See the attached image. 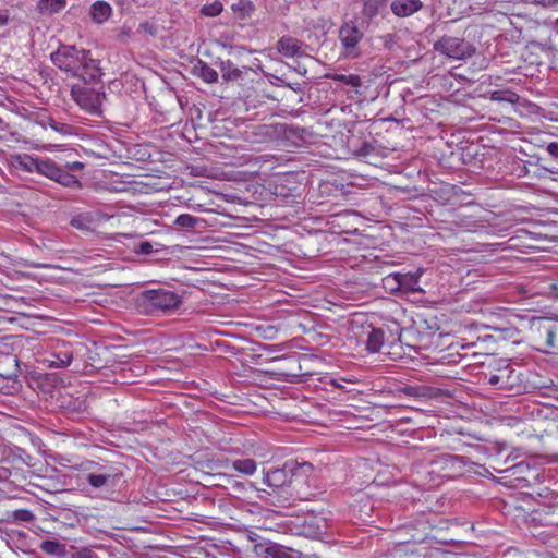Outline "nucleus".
I'll return each mask as SVG.
<instances>
[{
    "label": "nucleus",
    "instance_id": "1",
    "mask_svg": "<svg viewBox=\"0 0 558 558\" xmlns=\"http://www.w3.org/2000/svg\"><path fill=\"white\" fill-rule=\"evenodd\" d=\"M50 58L52 63L60 70L86 83L93 82L100 76V70L96 60L90 57L88 50L83 48L62 45L57 51L51 53Z\"/></svg>",
    "mask_w": 558,
    "mask_h": 558
},
{
    "label": "nucleus",
    "instance_id": "2",
    "mask_svg": "<svg viewBox=\"0 0 558 558\" xmlns=\"http://www.w3.org/2000/svg\"><path fill=\"white\" fill-rule=\"evenodd\" d=\"M138 306L149 315L174 311L181 304V298L169 290H146L138 298Z\"/></svg>",
    "mask_w": 558,
    "mask_h": 558
},
{
    "label": "nucleus",
    "instance_id": "3",
    "mask_svg": "<svg viewBox=\"0 0 558 558\" xmlns=\"http://www.w3.org/2000/svg\"><path fill=\"white\" fill-rule=\"evenodd\" d=\"M83 470L86 472V482L94 488L113 487L120 477V473L112 464L86 461L83 463Z\"/></svg>",
    "mask_w": 558,
    "mask_h": 558
},
{
    "label": "nucleus",
    "instance_id": "4",
    "mask_svg": "<svg viewBox=\"0 0 558 558\" xmlns=\"http://www.w3.org/2000/svg\"><path fill=\"white\" fill-rule=\"evenodd\" d=\"M363 37L364 32L355 24V22H344L341 25L338 35L342 54L350 59L357 58L361 54L360 44Z\"/></svg>",
    "mask_w": 558,
    "mask_h": 558
},
{
    "label": "nucleus",
    "instance_id": "5",
    "mask_svg": "<svg viewBox=\"0 0 558 558\" xmlns=\"http://www.w3.org/2000/svg\"><path fill=\"white\" fill-rule=\"evenodd\" d=\"M434 49L439 53L456 60H465L473 56L475 48L469 41L452 37L442 36L435 44Z\"/></svg>",
    "mask_w": 558,
    "mask_h": 558
},
{
    "label": "nucleus",
    "instance_id": "6",
    "mask_svg": "<svg viewBox=\"0 0 558 558\" xmlns=\"http://www.w3.org/2000/svg\"><path fill=\"white\" fill-rule=\"evenodd\" d=\"M71 95L81 109L89 112L90 114H101L105 93L88 86L76 85L72 87Z\"/></svg>",
    "mask_w": 558,
    "mask_h": 558
},
{
    "label": "nucleus",
    "instance_id": "7",
    "mask_svg": "<svg viewBox=\"0 0 558 558\" xmlns=\"http://www.w3.org/2000/svg\"><path fill=\"white\" fill-rule=\"evenodd\" d=\"M299 480L298 474L292 473V469H288L286 464L283 468L270 469L264 475V483L274 488L284 487L291 485Z\"/></svg>",
    "mask_w": 558,
    "mask_h": 558
},
{
    "label": "nucleus",
    "instance_id": "8",
    "mask_svg": "<svg viewBox=\"0 0 558 558\" xmlns=\"http://www.w3.org/2000/svg\"><path fill=\"white\" fill-rule=\"evenodd\" d=\"M423 271L417 270L415 272H393L385 277L387 283L390 281L396 282V289L407 290V291H421L418 288V280L422 276Z\"/></svg>",
    "mask_w": 558,
    "mask_h": 558
},
{
    "label": "nucleus",
    "instance_id": "9",
    "mask_svg": "<svg viewBox=\"0 0 558 558\" xmlns=\"http://www.w3.org/2000/svg\"><path fill=\"white\" fill-rule=\"evenodd\" d=\"M252 550L257 558H291L284 546L268 539H262Z\"/></svg>",
    "mask_w": 558,
    "mask_h": 558
},
{
    "label": "nucleus",
    "instance_id": "10",
    "mask_svg": "<svg viewBox=\"0 0 558 558\" xmlns=\"http://www.w3.org/2000/svg\"><path fill=\"white\" fill-rule=\"evenodd\" d=\"M391 11L399 17H407L423 8L421 0H393L390 4Z\"/></svg>",
    "mask_w": 558,
    "mask_h": 558
},
{
    "label": "nucleus",
    "instance_id": "11",
    "mask_svg": "<svg viewBox=\"0 0 558 558\" xmlns=\"http://www.w3.org/2000/svg\"><path fill=\"white\" fill-rule=\"evenodd\" d=\"M112 14L111 5L106 1H95L89 9V15L92 20L97 24H102Z\"/></svg>",
    "mask_w": 558,
    "mask_h": 558
},
{
    "label": "nucleus",
    "instance_id": "12",
    "mask_svg": "<svg viewBox=\"0 0 558 558\" xmlns=\"http://www.w3.org/2000/svg\"><path fill=\"white\" fill-rule=\"evenodd\" d=\"M278 51L288 58L296 57L302 53V44L292 37H282L278 41Z\"/></svg>",
    "mask_w": 558,
    "mask_h": 558
},
{
    "label": "nucleus",
    "instance_id": "13",
    "mask_svg": "<svg viewBox=\"0 0 558 558\" xmlns=\"http://www.w3.org/2000/svg\"><path fill=\"white\" fill-rule=\"evenodd\" d=\"M39 158L33 157L28 154H16L11 156L12 166L16 169L26 172H35Z\"/></svg>",
    "mask_w": 558,
    "mask_h": 558
},
{
    "label": "nucleus",
    "instance_id": "14",
    "mask_svg": "<svg viewBox=\"0 0 558 558\" xmlns=\"http://www.w3.org/2000/svg\"><path fill=\"white\" fill-rule=\"evenodd\" d=\"M194 74L206 83H215L218 80L217 71L203 61H198L197 64H195Z\"/></svg>",
    "mask_w": 558,
    "mask_h": 558
},
{
    "label": "nucleus",
    "instance_id": "15",
    "mask_svg": "<svg viewBox=\"0 0 558 558\" xmlns=\"http://www.w3.org/2000/svg\"><path fill=\"white\" fill-rule=\"evenodd\" d=\"M50 357L48 359V363L51 367L63 368L71 364L73 360V354L71 351H59L50 353Z\"/></svg>",
    "mask_w": 558,
    "mask_h": 558
},
{
    "label": "nucleus",
    "instance_id": "16",
    "mask_svg": "<svg viewBox=\"0 0 558 558\" xmlns=\"http://www.w3.org/2000/svg\"><path fill=\"white\" fill-rule=\"evenodd\" d=\"M384 344V331L373 328L367 335L366 348L369 352H379Z\"/></svg>",
    "mask_w": 558,
    "mask_h": 558
},
{
    "label": "nucleus",
    "instance_id": "17",
    "mask_svg": "<svg viewBox=\"0 0 558 558\" xmlns=\"http://www.w3.org/2000/svg\"><path fill=\"white\" fill-rule=\"evenodd\" d=\"M511 374L512 371L509 367H505L500 369L498 374L490 375L488 378V383L492 386H498L500 389H505L508 386L512 385L511 383Z\"/></svg>",
    "mask_w": 558,
    "mask_h": 558
},
{
    "label": "nucleus",
    "instance_id": "18",
    "mask_svg": "<svg viewBox=\"0 0 558 558\" xmlns=\"http://www.w3.org/2000/svg\"><path fill=\"white\" fill-rule=\"evenodd\" d=\"M66 5V0H40L38 10L41 14H53L62 11Z\"/></svg>",
    "mask_w": 558,
    "mask_h": 558
},
{
    "label": "nucleus",
    "instance_id": "19",
    "mask_svg": "<svg viewBox=\"0 0 558 558\" xmlns=\"http://www.w3.org/2000/svg\"><path fill=\"white\" fill-rule=\"evenodd\" d=\"M53 181L58 182L59 184L68 187L77 186L80 185V181L77 178L71 173L66 169L59 168L57 169L54 177L52 179Z\"/></svg>",
    "mask_w": 558,
    "mask_h": 558
},
{
    "label": "nucleus",
    "instance_id": "20",
    "mask_svg": "<svg viewBox=\"0 0 558 558\" xmlns=\"http://www.w3.org/2000/svg\"><path fill=\"white\" fill-rule=\"evenodd\" d=\"M40 548L48 555L52 556H64L65 555V545L54 541V539H46L40 544Z\"/></svg>",
    "mask_w": 558,
    "mask_h": 558
},
{
    "label": "nucleus",
    "instance_id": "21",
    "mask_svg": "<svg viewBox=\"0 0 558 558\" xmlns=\"http://www.w3.org/2000/svg\"><path fill=\"white\" fill-rule=\"evenodd\" d=\"M57 169H58V166L54 162H52L50 159L39 158L35 172L52 180Z\"/></svg>",
    "mask_w": 558,
    "mask_h": 558
},
{
    "label": "nucleus",
    "instance_id": "22",
    "mask_svg": "<svg viewBox=\"0 0 558 558\" xmlns=\"http://www.w3.org/2000/svg\"><path fill=\"white\" fill-rule=\"evenodd\" d=\"M41 121H43V125L45 128L48 126L59 134H62V135L72 134V126L70 124L59 122V121L54 120L53 118H47Z\"/></svg>",
    "mask_w": 558,
    "mask_h": 558
},
{
    "label": "nucleus",
    "instance_id": "23",
    "mask_svg": "<svg viewBox=\"0 0 558 558\" xmlns=\"http://www.w3.org/2000/svg\"><path fill=\"white\" fill-rule=\"evenodd\" d=\"M233 469L242 474L252 475L256 471V463L252 459L235 460L232 463Z\"/></svg>",
    "mask_w": 558,
    "mask_h": 558
},
{
    "label": "nucleus",
    "instance_id": "24",
    "mask_svg": "<svg viewBox=\"0 0 558 558\" xmlns=\"http://www.w3.org/2000/svg\"><path fill=\"white\" fill-rule=\"evenodd\" d=\"M198 218L189 215L181 214L177 217L174 223L181 228L194 229L197 226Z\"/></svg>",
    "mask_w": 558,
    "mask_h": 558
},
{
    "label": "nucleus",
    "instance_id": "25",
    "mask_svg": "<svg viewBox=\"0 0 558 558\" xmlns=\"http://www.w3.org/2000/svg\"><path fill=\"white\" fill-rule=\"evenodd\" d=\"M517 95L512 92H505V90H494L490 94V99L496 101H509L513 102Z\"/></svg>",
    "mask_w": 558,
    "mask_h": 558
},
{
    "label": "nucleus",
    "instance_id": "26",
    "mask_svg": "<svg viewBox=\"0 0 558 558\" xmlns=\"http://www.w3.org/2000/svg\"><path fill=\"white\" fill-rule=\"evenodd\" d=\"M222 11V4L219 2V1H215L210 4H207V5H204L202 8V14L206 15V16H217L221 13Z\"/></svg>",
    "mask_w": 558,
    "mask_h": 558
},
{
    "label": "nucleus",
    "instance_id": "27",
    "mask_svg": "<svg viewBox=\"0 0 558 558\" xmlns=\"http://www.w3.org/2000/svg\"><path fill=\"white\" fill-rule=\"evenodd\" d=\"M12 454H13V460L14 461H20V462H22L23 464H26V465L31 464L32 457L25 450H23V449H21L19 447H15V449L12 452Z\"/></svg>",
    "mask_w": 558,
    "mask_h": 558
},
{
    "label": "nucleus",
    "instance_id": "28",
    "mask_svg": "<svg viewBox=\"0 0 558 558\" xmlns=\"http://www.w3.org/2000/svg\"><path fill=\"white\" fill-rule=\"evenodd\" d=\"M241 76V71L238 68H233L231 64L222 69V77L226 81H233Z\"/></svg>",
    "mask_w": 558,
    "mask_h": 558
},
{
    "label": "nucleus",
    "instance_id": "29",
    "mask_svg": "<svg viewBox=\"0 0 558 558\" xmlns=\"http://www.w3.org/2000/svg\"><path fill=\"white\" fill-rule=\"evenodd\" d=\"M13 518L21 522H31L34 519V514L26 509H19L13 512Z\"/></svg>",
    "mask_w": 558,
    "mask_h": 558
},
{
    "label": "nucleus",
    "instance_id": "30",
    "mask_svg": "<svg viewBox=\"0 0 558 558\" xmlns=\"http://www.w3.org/2000/svg\"><path fill=\"white\" fill-rule=\"evenodd\" d=\"M335 78L351 86H357L360 84V77L356 75L340 74L337 75Z\"/></svg>",
    "mask_w": 558,
    "mask_h": 558
},
{
    "label": "nucleus",
    "instance_id": "31",
    "mask_svg": "<svg viewBox=\"0 0 558 558\" xmlns=\"http://www.w3.org/2000/svg\"><path fill=\"white\" fill-rule=\"evenodd\" d=\"M543 283H544V287H542L537 291V293L550 294V293L556 292L558 290L557 283L553 282L551 280H545Z\"/></svg>",
    "mask_w": 558,
    "mask_h": 558
},
{
    "label": "nucleus",
    "instance_id": "32",
    "mask_svg": "<svg viewBox=\"0 0 558 558\" xmlns=\"http://www.w3.org/2000/svg\"><path fill=\"white\" fill-rule=\"evenodd\" d=\"M71 558H98L97 555L89 548H81L72 554Z\"/></svg>",
    "mask_w": 558,
    "mask_h": 558
},
{
    "label": "nucleus",
    "instance_id": "33",
    "mask_svg": "<svg viewBox=\"0 0 558 558\" xmlns=\"http://www.w3.org/2000/svg\"><path fill=\"white\" fill-rule=\"evenodd\" d=\"M544 333H545V337H546L547 345L550 347V348H554L555 347V343H554L555 331L551 328H545L544 329Z\"/></svg>",
    "mask_w": 558,
    "mask_h": 558
},
{
    "label": "nucleus",
    "instance_id": "34",
    "mask_svg": "<svg viewBox=\"0 0 558 558\" xmlns=\"http://www.w3.org/2000/svg\"><path fill=\"white\" fill-rule=\"evenodd\" d=\"M65 169L68 171H81L84 169V163L81 162V161H73V162H68L65 165Z\"/></svg>",
    "mask_w": 558,
    "mask_h": 558
},
{
    "label": "nucleus",
    "instance_id": "35",
    "mask_svg": "<svg viewBox=\"0 0 558 558\" xmlns=\"http://www.w3.org/2000/svg\"><path fill=\"white\" fill-rule=\"evenodd\" d=\"M547 153L558 159V143L553 142L547 145Z\"/></svg>",
    "mask_w": 558,
    "mask_h": 558
},
{
    "label": "nucleus",
    "instance_id": "36",
    "mask_svg": "<svg viewBox=\"0 0 558 558\" xmlns=\"http://www.w3.org/2000/svg\"><path fill=\"white\" fill-rule=\"evenodd\" d=\"M246 537H247V539H248L250 542H252V543H253V546H254L255 544L260 543V541L263 539V538H262L257 533L252 532V531H248V532L246 533Z\"/></svg>",
    "mask_w": 558,
    "mask_h": 558
},
{
    "label": "nucleus",
    "instance_id": "37",
    "mask_svg": "<svg viewBox=\"0 0 558 558\" xmlns=\"http://www.w3.org/2000/svg\"><path fill=\"white\" fill-rule=\"evenodd\" d=\"M9 23V11L0 10V26H4Z\"/></svg>",
    "mask_w": 558,
    "mask_h": 558
},
{
    "label": "nucleus",
    "instance_id": "38",
    "mask_svg": "<svg viewBox=\"0 0 558 558\" xmlns=\"http://www.w3.org/2000/svg\"><path fill=\"white\" fill-rule=\"evenodd\" d=\"M8 129V124L0 118V131H5Z\"/></svg>",
    "mask_w": 558,
    "mask_h": 558
},
{
    "label": "nucleus",
    "instance_id": "39",
    "mask_svg": "<svg viewBox=\"0 0 558 558\" xmlns=\"http://www.w3.org/2000/svg\"><path fill=\"white\" fill-rule=\"evenodd\" d=\"M384 282H385L386 286L390 287L391 290H397L395 281H390V283H387L386 280L384 279Z\"/></svg>",
    "mask_w": 558,
    "mask_h": 558
},
{
    "label": "nucleus",
    "instance_id": "40",
    "mask_svg": "<svg viewBox=\"0 0 558 558\" xmlns=\"http://www.w3.org/2000/svg\"><path fill=\"white\" fill-rule=\"evenodd\" d=\"M72 226L80 228L78 220L77 219H73L72 220Z\"/></svg>",
    "mask_w": 558,
    "mask_h": 558
},
{
    "label": "nucleus",
    "instance_id": "41",
    "mask_svg": "<svg viewBox=\"0 0 558 558\" xmlns=\"http://www.w3.org/2000/svg\"><path fill=\"white\" fill-rule=\"evenodd\" d=\"M301 469H312V465L311 464H304L301 466Z\"/></svg>",
    "mask_w": 558,
    "mask_h": 558
}]
</instances>
